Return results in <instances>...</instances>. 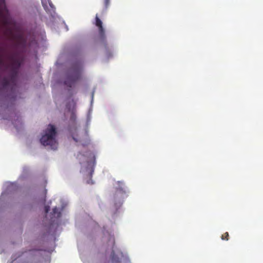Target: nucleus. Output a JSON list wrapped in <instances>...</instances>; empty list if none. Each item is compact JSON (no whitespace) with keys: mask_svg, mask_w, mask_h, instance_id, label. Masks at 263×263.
Here are the masks:
<instances>
[{"mask_svg":"<svg viewBox=\"0 0 263 263\" xmlns=\"http://www.w3.org/2000/svg\"><path fill=\"white\" fill-rule=\"evenodd\" d=\"M8 59L10 61L9 64L5 63L2 61L0 62L4 68V71H9L8 76L3 77L1 81L0 87L4 90L7 89L11 85L15 84L18 70L23 61L22 58L17 57L15 54L9 55Z\"/></svg>","mask_w":263,"mask_h":263,"instance_id":"nucleus-1","label":"nucleus"},{"mask_svg":"<svg viewBox=\"0 0 263 263\" xmlns=\"http://www.w3.org/2000/svg\"><path fill=\"white\" fill-rule=\"evenodd\" d=\"M56 135L55 126L52 124H49L45 131V134L40 139L41 143L44 146H50L52 149H56L58 147V142L55 139Z\"/></svg>","mask_w":263,"mask_h":263,"instance_id":"nucleus-2","label":"nucleus"},{"mask_svg":"<svg viewBox=\"0 0 263 263\" xmlns=\"http://www.w3.org/2000/svg\"><path fill=\"white\" fill-rule=\"evenodd\" d=\"M82 69L81 67H74L69 70L68 72L64 84L71 88L74 84L80 79L81 76Z\"/></svg>","mask_w":263,"mask_h":263,"instance_id":"nucleus-3","label":"nucleus"},{"mask_svg":"<svg viewBox=\"0 0 263 263\" xmlns=\"http://www.w3.org/2000/svg\"><path fill=\"white\" fill-rule=\"evenodd\" d=\"M96 25L99 28V36L100 39L104 41L105 39V30L102 26V22L99 18L98 15L96 16Z\"/></svg>","mask_w":263,"mask_h":263,"instance_id":"nucleus-4","label":"nucleus"},{"mask_svg":"<svg viewBox=\"0 0 263 263\" xmlns=\"http://www.w3.org/2000/svg\"><path fill=\"white\" fill-rule=\"evenodd\" d=\"M42 5L45 10L48 8V5H49L50 7H52L53 4H52L50 0H41Z\"/></svg>","mask_w":263,"mask_h":263,"instance_id":"nucleus-5","label":"nucleus"},{"mask_svg":"<svg viewBox=\"0 0 263 263\" xmlns=\"http://www.w3.org/2000/svg\"><path fill=\"white\" fill-rule=\"evenodd\" d=\"M111 258L112 262L114 263H119L120 260L119 258L116 256L115 255V251L114 250L112 251L111 254Z\"/></svg>","mask_w":263,"mask_h":263,"instance_id":"nucleus-6","label":"nucleus"},{"mask_svg":"<svg viewBox=\"0 0 263 263\" xmlns=\"http://www.w3.org/2000/svg\"><path fill=\"white\" fill-rule=\"evenodd\" d=\"M18 43L21 45L23 47H25L26 44V40L22 36H19L17 38Z\"/></svg>","mask_w":263,"mask_h":263,"instance_id":"nucleus-7","label":"nucleus"},{"mask_svg":"<svg viewBox=\"0 0 263 263\" xmlns=\"http://www.w3.org/2000/svg\"><path fill=\"white\" fill-rule=\"evenodd\" d=\"M108 243L109 245H111L112 247V249L114 248L115 245V238L112 236H109L108 238Z\"/></svg>","mask_w":263,"mask_h":263,"instance_id":"nucleus-8","label":"nucleus"},{"mask_svg":"<svg viewBox=\"0 0 263 263\" xmlns=\"http://www.w3.org/2000/svg\"><path fill=\"white\" fill-rule=\"evenodd\" d=\"M229 233L228 232L224 233L223 235H222L221 238L222 240H229Z\"/></svg>","mask_w":263,"mask_h":263,"instance_id":"nucleus-9","label":"nucleus"},{"mask_svg":"<svg viewBox=\"0 0 263 263\" xmlns=\"http://www.w3.org/2000/svg\"><path fill=\"white\" fill-rule=\"evenodd\" d=\"M121 193H124V194L126 193V191H125V190H124L123 188L121 187V188L117 189L116 194L117 195H118L119 194H121Z\"/></svg>","mask_w":263,"mask_h":263,"instance_id":"nucleus-10","label":"nucleus"},{"mask_svg":"<svg viewBox=\"0 0 263 263\" xmlns=\"http://www.w3.org/2000/svg\"><path fill=\"white\" fill-rule=\"evenodd\" d=\"M89 156L91 158V160H92V164H93V165H94L95 164V155L92 153L90 152L89 153Z\"/></svg>","mask_w":263,"mask_h":263,"instance_id":"nucleus-11","label":"nucleus"},{"mask_svg":"<svg viewBox=\"0 0 263 263\" xmlns=\"http://www.w3.org/2000/svg\"><path fill=\"white\" fill-rule=\"evenodd\" d=\"M58 211H59L57 207H55L53 209L52 212L54 215L56 214H58V216H59V215H60V213Z\"/></svg>","mask_w":263,"mask_h":263,"instance_id":"nucleus-12","label":"nucleus"},{"mask_svg":"<svg viewBox=\"0 0 263 263\" xmlns=\"http://www.w3.org/2000/svg\"><path fill=\"white\" fill-rule=\"evenodd\" d=\"M76 119V115L73 112H72L71 116V117H70V121H72L73 122H75Z\"/></svg>","mask_w":263,"mask_h":263,"instance_id":"nucleus-13","label":"nucleus"},{"mask_svg":"<svg viewBox=\"0 0 263 263\" xmlns=\"http://www.w3.org/2000/svg\"><path fill=\"white\" fill-rule=\"evenodd\" d=\"M109 3H110V0H104V3L105 7L106 8H107L108 7V6L109 5Z\"/></svg>","mask_w":263,"mask_h":263,"instance_id":"nucleus-14","label":"nucleus"},{"mask_svg":"<svg viewBox=\"0 0 263 263\" xmlns=\"http://www.w3.org/2000/svg\"><path fill=\"white\" fill-rule=\"evenodd\" d=\"M50 210V207L49 206H45V211L46 213H47Z\"/></svg>","mask_w":263,"mask_h":263,"instance_id":"nucleus-15","label":"nucleus"},{"mask_svg":"<svg viewBox=\"0 0 263 263\" xmlns=\"http://www.w3.org/2000/svg\"><path fill=\"white\" fill-rule=\"evenodd\" d=\"M73 140H74L75 141H76V142H77V141H78V140H77L75 138L73 137Z\"/></svg>","mask_w":263,"mask_h":263,"instance_id":"nucleus-16","label":"nucleus"}]
</instances>
